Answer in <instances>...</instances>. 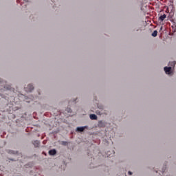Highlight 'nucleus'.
<instances>
[{"mask_svg": "<svg viewBox=\"0 0 176 176\" xmlns=\"http://www.w3.org/2000/svg\"><path fill=\"white\" fill-rule=\"evenodd\" d=\"M41 142L38 140H35L33 142V145L35 146V148H38Z\"/></svg>", "mask_w": 176, "mask_h": 176, "instance_id": "nucleus-4", "label": "nucleus"}, {"mask_svg": "<svg viewBox=\"0 0 176 176\" xmlns=\"http://www.w3.org/2000/svg\"><path fill=\"white\" fill-rule=\"evenodd\" d=\"M49 153L51 155H56V153H57V151H56V149H52L49 151Z\"/></svg>", "mask_w": 176, "mask_h": 176, "instance_id": "nucleus-7", "label": "nucleus"}, {"mask_svg": "<svg viewBox=\"0 0 176 176\" xmlns=\"http://www.w3.org/2000/svg\"><path fill=\"white\" fill-rule=\"evenodd\" d=\"M173 67H165L164 71L167 75H171Z\"/></svg>", "mask_w": 176, "mask_h": 176, "instance_id": "nucleus-1", "label": "nucleus"}, {"mask_svg": "<svg viewBox=\"0 0 176 176\" xmlns=\"http://www.w3.org/2000/svg\"><path fill=\"white\" fill-rule=\"evenodd\" d=\"M89 118L91 120H97V116L96 114H91Z\"/></svg>", "mask_w": 176, "mask_h": 176, "instance_id": "nucleus-5", "label": "nucleus"}, {"mask_svg": "<svg viewBox=\"0 0 176 176\" xmlns=\"http://www.w3.org/2000/svg\"><path fill=\"white\" fill-rule=\"evenodd\" d=\"M98 127H105V122L102 121H99Z\"/></svg>", "mask_w": 176, "mask_h": 176, "instance_id": "nucleus-6", "label": "nucleus"}, {"mask_svg": "<svg viewBox=\"0 0 176 176\" xmlns=\"http://www.w3.org/2000/svg\"><path fill=\"white\" fill-rule=\"evenodd\" d=\"M24 1H25L26 2L28 1V0H24Z\"/></svg>", "mask_w": 176, "mask_h": 176, "instance_id": "nucleus-13", "label": "nucleus"}, {"mask_svg": "<svg viewBox=\"0 0 176 176\" xmlns=\"http://www.w3.org/2000/svg\"><path fill=\"white\" fill-rule=\"evenodd\" d=\"M128 174H129V175H133V173H131V171H129V172H128Z\"/></svg>", "mask_w": 176, "mask_h": 176, "instance_id": "nucleus-12", "label": "nucleus"}, {"mask_svg": "<svg viewBox=\"0 0 176 176\" xmlns=\"http://www.w3.org/2000/svg\"><path fill=\"white\" fill-rule=\"evenodd\" d=\"M85 129H87V126L77 127L76 131L82 132L85 131Z\"/></svg>", "mask_w": 176, "mask_h": 176, "instance_id": "nucleus-3", "label": "nucleus"}, {"mask_svg": "<svg viewBox=\"0 0 176 176\" xmlns=\"http://www.w3.org/2000/svg\"><path fill=\"white\" fill-rule=\"evenodd\" d=\"M152 36H154V37L157 36V30H155V31L152 33Z\"/></svg>", "mask_w": 176, "mask_h": 176, "instance_id": "nucleus-10", "label": "nucleus"}, {"mask_svg": "<svg viewBox=\"0 0 176 176\" xmlns=\"http://www.w3.org/2000/svg\"><path fill=\"white\" fill-rule=\"evenodd\" d=\"M26 91H31L32 90H34V85L30 84L28 85V87L25 88Z\"/></svg>", "mask_w": 176, "mask_h": 176, "instance_id": "nucleus-2", "label": "nucleus"}, {"mask_svg": "<svg viewBox=\"0 0 176 176\" xmlns=\"http://www.w3.org/2000/svg\"><path fill=\"white\" fill-rule=\"evenodd\" d=\"M164 19H166V14H163L160 17H159V21H163L164 20Z\"/></svg>", "mask_w": 176, "mask_h": 176, "instance_id": "nucleus-8", "label": "nucleus"}, {"mask_svg": "<svg viewBox=\"0 0 176 176\" xmlns=\"http://www.w3.org/2000/svg\"><path fill=\"white\" fill-rule=\"evenodd\" d=\"M67 112H69V113H71V112H72V110L71 109V108H67L66 109Z\"/></svg>", "mask_w": 176, "mask_h": 176, "instance_id": "nucleus-11", "label": "nucleus"}, {"mask_svg": "<svg viewBox=\"0 0 176 176\" xmlns=\"http://www.w3.org/2000/svg\"><path fill=\"white\" fill-rule=\"evenodd\" d=\"M175 64H176L175 61H173V62L169 63V65H170V67H175Z\"/></svg>", "mask_w": 176, "mask_h": 176, "instance_id": "nucleus-9", "label": "nucleus"}]
</instances>
